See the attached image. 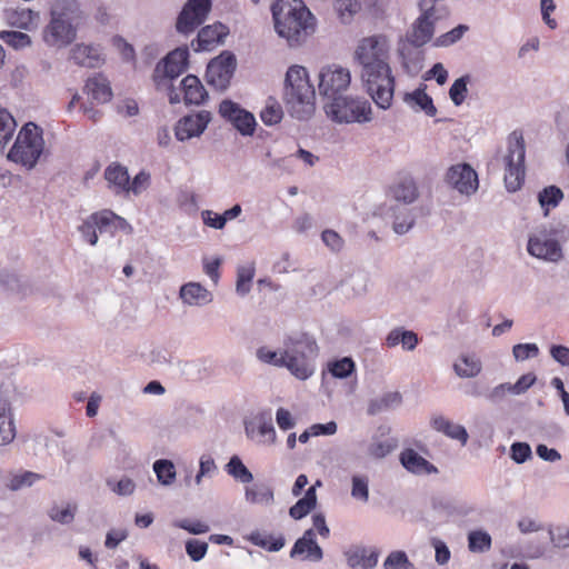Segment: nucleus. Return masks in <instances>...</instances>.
<instances>
[{"instance_id": "58", "label": "nucleus", "mask_w": 569, "mask_h": 569, "mask_svg": "<svg viewBox=\"0 0 569 569\" xmlns=\"http://www.w3.org/2000/svg\"><path fill=\"white\" fill-rule=\"evenodd\" d=\"M0 39L14 49H22L31 43L30 37L21 31H1Z\"/></svg>"}, {"instance_id": "36", "label": "nucleus", "mask_w": 569, "mask_h": 569, "mask_svg": "<svg viewBox=\"0 0 569 569\" xmlns=\"http://www.w3.org/2000/svg\"><path fill=\"white\" fill-rule=\"evenodd\" d=\"M317 506L316 486H310L303 497L289 508V516L295 520L307 517Z\"/></svg>"}, {"instance_id": "30", "label": "nucleus", "mask_w": 569, "mask_h": 569, "mask_svg": "<svg viewBox=\"0 0 569 569\" xmlns=\"http://www.w3.org/2000/svg\"><path fill=\"white\" fill-rule=\"evenodd\" d=\"M84 92L99 103L109 102L112 98L110 82L100 73L87 80Z\"/></svg>"}, {"instance_id": "54", "label": "nucleus", "mask_w": 569, "mask_h": 569, "mask_svg": "<svg viewBox=\"0 0 569 569\" xmlns=\"http://www.w3.org/2000/svg\"><path fill=\"white\" fill-rule=\"evenodd\" d=\"M100 233L113 232L116 213L111 210H101L89 216Z\"/></svg>"}, {"instance_id": "40", "label": "nucleus", "mask_w": 569, "mask_h": 569, "mask_svg": "<svg viewBox=\"0 0 569 569\" xmlns=\"http://www.w3.org/2000/svg\"><path fill=\"white\" fill-rule=\"evenodd\" d=\"M153 472L161 486H171L177 477L174 463L169 459H158L153 462Z\"/></svg>"}, {"instance_id": "14", "label": "nucleus", "mask_w": 569, "mask_h": 569, "mask_svg": "<svg viewBox=\"0 0 569 569\" xmlns=\"http://www.w3.org/2000/svg\"><path fill=\"white\" fill-rule=\"evenodd\" d=\"M236 68V56L231 51H222L207 66L206 79L208 84L212 86L217 90L224 91L230 84Z\"/></svg>"}, {"instance_id": "29", "label": "nucleus", "mask_w": 569, "mask_h": 569, "mask_svg": "<svg viewBox=\"0 0 569 569\" xmlns=\"http://www.w3.org/2000/svg\"><path fill=\"white\" fill-rule=\"evenodd\" d=\"M183 90V101L186 104L199 106L203 103L208 98V92L198 77L188 74L181 81Z\"/></svg>"}, {"instance_id": "11", "label": "nucleus", "mask_w": 569, "mask_h": 569, "mask_svg": "<svg viewBox=\"0 0 569 569\" xmlns=\"http://www.w3.org/2000/svg\"><path fill=\"white\" fill-rule=\"evenodd\" d=\"M207 358H152L151 365L159 366L170 377L183 376L188 380H200L209 376Z\"/></svg>"}, {"instance_id": "15", "label": "nucleus", "mask_w": 569, "mask_h": 569, "mask_svg": "<svg viewBox=\"0 0 569 569\" xmlns=\"http://www.w3.org/2000/svg\"><path fill=\"white\" fill-rule=\"evenodd\" d=\"M219 113L222 118L231 122L242 136L253 134L257 124L256 118L251 112L241 108L240 104L224 99L219 106Z\"/></svg>"}, {"instance_id": "51", "label": "nucleus", "mask_w": 569, "mask_h": 569, "mask_svg": "<svg viewBox=\"0 0 569 569\" xmlns=\"http://www.w3.org/2000/svg\"><path fill=\"white\" fill-rule=\"evenodd\" d=\"M256 427L258 433L266 439V441L273 443L276 440V430L272 423L270 412H262L256 419Z\"/></svg>"}, {"instance_id": "49", "label": "nucleus", "mask_w": 569, "mask_h": 569, "mask_svg": "<svg viewBox=\"0 0 569 569\" xmlns=\"http://www.w3.org/2000/svg\"><path fill=\"white\" fill-rule=\"evenodd\" d=\"M16 126L13 117L4 108L0 107V150L12 138Z\"/></svg>"}, {"instance_id": "9", "label": "nucleus", "mask_w": 569, "mask_h": 569, "mask_svg": "<svg viewBox=\"0 0 569 569\" xmlns=\"http://www.w3.org/2000/svg\"><path fill=\"white\" fill-rule=\"evenodd\" d=\"M526 144L521 132L513 131L508 137L507 154L505 162V184L508 191L519 190L525 181Z\"/></svg>"}, {"instance_id": "24", "label": "nucleus", "mask_w": 569, "mask_h": 569, "mask_svg": "<svg viewBox=\"0 0 569 569\" xmlns=\"http://www.w3.org/2000/svg\"><path fill=\"white\" fill-rule=\"evenodd\" d=\"M400 463L408 471L413 475H431L437 473L438 468L419 455L416 450L411 448L405 449L400 453Z\"/></svg>"}, {"instance_id": "57", "label": "nucleus", "mask_w": 569, "mask_h": 569, "mask_svg": "<svg viewBox=\"0 0 569 569\" xmlns=\"http://www.w3.org/2000/svg\"><path fill=\"white\" fill-rule=\"evenodd\" d=\"M509 456L513 462L521 465L531 459L532 450L528 442L515 441L510 446Z\"/></svg>"}, {"instance_id": "4", "label": "nucleus", "mask_w": 569, "mask_h": 569, "mask_svg": "<svg viewBox=\"0 0 569 569\" xmlns=\"http://www.w3.org/2000/svg\"><path fill=\"white\" fill-rule=\"evenodd\" d=\"M50 22L43 29V40L48 46L62 48L77 37V28L82 11L77 0H54L51 6Z\"/></svg>"}, {"instance_id": "20", "label": "nucleus", "mask_w": 569, "mask_h": 569, "mask_svg": "<svg viewBox=\"0 0 569 569\" xmlns=\"http://www.w3.org/2000/svg\"><path fill=\"white\" fill-rule=\"evenodd\" d=\"M211 120L209 111L202 110L194 116L181 118L174 129L176 138L179 141H186L193 137H199Z\"/></svg>"}, {"instance_id": "6", "label": "nucleus", "mask_w": 569, "mask_h": 569, "mask_svg": "<svg viewBox=\"0 0 569 569\" xmlns=\"http://www.w3.org/2000/svg\"><path fill=\"white\" fill-rule=\"evenodd\" d=\"M569 238L566 224H541L528 238L527 251L530 256L548 262H559L563 258L561 243Z\"/></svg>"}, {"instance_id": "13", "label": "nucleus", "mask_w": 569, "mask_h": 569, "mask_svg": "<svg viewBox=\"0 0 569 569\" xmlns=\"http://www.w3.org/2000/svg\"><path fill=\"white\" fill-rule=\"evenodd\" d=\"M212 8L211 0H188L176 19V31L188 37L207 20Z\"/></svg>"}, {"instance_id": "32", "label": "nucleus", "mask_w": 569, "mask_h": 569, "mask_svg": "<svg viewBox=\"0 0 569 569\" xmlns=\"http://www.w3.org/2000/svg\"><path fill=\"white\" fill-rule=\"evenodd\" d=\"M129 178L128 169L118 162L109 164L104 170V179L116 194L126 193Z\"/></svg>"}, {"instance_id": "12", "label": "nucleus", "mask_w": 569, "mask_h": 569, "mask_svg": "<svg viewBox=\"0 0 569 569\" xmlns=\"http://www.w3.org/2000/svg\"><path fill=\"white\" fill-rule=\"evenodd\" d=\"M319 94L327 101L345 94L351 83V73L348 68L329 64L321 68L318 74Z\"/></svg>"}, {"instance_id": "19", "label": "nucleus", "mask_w": 569, "mask_h": 569, "mask_svg": "<svg viewBox=\"0 0 569 569\" xmlns=\"http://www.w3.org/2000/svg\"><path fill=\"white\" fill-rule=\"evenodd\" d=\"M188 59V47H179L157 63L154 72L157 74L162 73L166 78L174 79L187 70Z\"/></svg>"}, {"instance_id": "21", "label": "nucleus", "mask_w": 569, "mask_h": 569, "mask_svg": "<svg viewBox=\"0 0 569 569\" xmlns=\"http://www.w3.org/2000/svg\"><path fill=\"white\" fill-rule=\"evenodd\" d=\"M228 33V27L220 22L204 26L198 31L197 38L191 41V48L194 51L212 50L216 46L223 43Z\"/></svg>"}, {"instance_id": "17", "label": "nucleus", "mask_w": 569, "mask_h": 569, "mask_svg": "<svg viewBox=\"0 0 569 569\" xmlns=\"http://www.w3.org/2000/svg\"><path fill=\"white\" fill-rule=\"evenodd\" d=\"M343 557L350 569H375L379 561L380 550L375 546L356 543L343 550Z\"/></svg>"}, {"instance_id": "63", "label": "nucleus", "mask_w": 569, "mask_h": 569, "mask_svg": "<svg viewBox=\"0 0 569 569\" xmlns=\"http://www.w3.org/2000/svg\"><path fill=\"white\" fill-rule=\"evenodd\" d=\"M107 486L118 496H130L136 489V483L128 477H122L120 480H107Z\"/></svg>"}, {"instance_id": "39", "label": "nucleus", "mask_w": 569, "mask_h": 569, "mask_svg": "<svg viewBox=\"0 0 569 569\" xmlns=\"http://www.w3.org/2000/svg\"><path fill=\"white\" fill-rule=\"evenodd\" d=\"M468 549L473 553H483L491 549L492 538L488 531L476 529L468 532Z\"/></svg>"}, {"instance_id": "27", "label": "nucleus", "mask_w": 569, "mask_h": 569, "mask_svg": "<svg viewBox=\"0 0 569 569\" xmlns=\"http://www.w3.org/2000/svg\"><path fill=\"white\" fill-rule=\"evenodd\" d=\"M432 429L443 433L448 438L458 440L465 446L468 441L469 435L467 429L462 425L453 423L443 416H435L430 422Z\"/></svg>"}, {"instance_id": "38", "label": "nucleus", "mask_w": 569, "mask_h": 569, "mask_svg": "<svg viewBox=\"0 0 569 569\" xmlns=\"http://www.w3.org/2000/svg\"><path fill=\"white\" fill-rule=\"evenodd\" d=\"M224 470L230 477L241 483H250L253 481L252 472L238 455L230 457L229 461L224 466Z\"/></svg>"}, {"instance_id": "33", "label": "nucleus", "mask_w": 569, "mask_h": 569, "mask_svg": "<svg viewBox=\"0 0 569 569\" xmlns=\"http://www.w3.org/2000/svg\"><path fill=\"white\" fill-rule=\"evenodd\" d=\"M246 539L253 546L262 548L269 552H278L286 545V538L283 535H279L277 537L272 535H268L266 532H261L259 530H254L250 532Z\"/></svg>"}, {"instance_id": "45", "label": "nucleus", "mask_w": 569, "mask_h": 569, "mask_svg": "<svg viewBox=\"0 0 569 569\" xmlns=\"http://www.w3.org/2000/svg\"><path fill=\"white\" fill-rule=\"evenodd\" d=\"M283 118V111L279 102L269 98L264 108L260 112V119L266 126H273L279 123Z\"/></svg>"}, {"instance_id": "7", "label": "nucleus", "mask_w": 569, "mask_h": 569, "mask_svg": "<svg viewBox=\"0 0 569 569\" xmlns=\"http://www.w3.org/2000/svg\"><path fill=\"white\" fill-rule=\"evenodd\" d=\"M326 114L337 123H365L372 120L368 100L359 97L339 96L323 106Z\"/></svg>"}, {"instance_id": "25", "label": "nucleus", "mask_w": 569, "mask_h": 569, "mask_svg": "<svg viewBox=\"0 0 569 569\" xmlns=\"http://www.w3.org/2000/svg\"><path fill=\"white\" fill-rule=\"evenodd\" d=\"M402 402L403 397L399 391H386L368 401L367 415L375 417L383 412L393 411L398 409Z\"/></svg>"}, {"instance_id": "42", "label": "nucleus", "mask_w": 569, "mask_h": 569, "mask_svg": "<svg viewBox=\"0 0 569 569\" xmlns=\"http://www.w3.org/2000/svg\"><path fill=\"white\" fill-rule=\"evenodd\" d=\"M405 101L407 103H416L420 110H423L429 117H433L437 113V108L433 106L431 97L421 88L416 89L413 92L406 93Z\"/></svg>"}, {"instance_id": "50", "label": "nucleus", "mask_w": 569, "mask_h": 569, "mask_svg": "<svg viewBox=\"0 0 569 569\" xmlns=\"http://www.w3.org/2000/svg\"><path fill=\"white\" fill-rule=\"evenodd\" d=\"M77 512V505L67 503V506L60 509L57 505L52 506L48 512L49 518L60 525H70L74 520Z\"/></svg>"}, {"instance_id": "44", "label": "nucleus", "mask_w": 569, "mask_h": 569, "mask_svg": "<svg viewBox=\"0 0 569 569\" xmlns=\"http://www.w3.org/2000/svg\"><path fill=\"white\" fill-rule=\"evenodd\" d=\"M7 17L10 24L28 29L39 18V14L29 8H19L8 12Z\"/></svg>"}, {"instance_id": "22", "label": "nucleus", "mask_w": 569, "mask_h": 569, "mask_svg": "<svg viewBox=\"0 0 569 569\" xmlns=\"http://www.w3.org/2000/svg\"><path fill=\"white\" fill-rule=\"evenodd\" d=\"M264 362L279 367L287 368L291 375L300 380H306L315 372V365L310 358H260Z\"/></svg>"}, {"instance_id": "55", "label": "nucleus", "mask_w": 569, "mask_h": 569, "mask_svg": "<svg viewBox=\"0 0 569 569\" xmlns=\"http://www.w3.org/2000/svg\"><path fill=\"white\" fill-rule=\"evenodd\" d=\"M208 548L206 541L196 538L188 539L184 543L186 553L194 562H199L206 557Z\"/></svg>"}, {"instance_id": "8", "label": "nucleus", "mask_w": 569, "mask_h": 569, "mask_svg": "<svg viewBox=\"0 0 569 569\" xmlns=\"http://www.w3.org/2000/svg\"><path fill=\"white\" fill-rule=\"evenodd\" d=\"M43 146L42 129L33 122H28L20 130L9 152V159L31 169L37 164Z\"/></svg>"}, {"instance_id": "56", "label": "nucleus", "mask_w": 569, "mask_h": 569, "mask_svg": "<svg viewBox=\"0 0 569 569\" xmlns=\"http://www.w3.org/2000/svg\"><path fill=\"white\" fill-rule=\"evenodd\" d=\"M176 528L186 530L188 533L198 536L210 531V527L201 520L178 519L172 523Z\"/></svg>"}, {"instance_id": "35", "label": "nucleus", "mask_w": 569, "mask_h": 569, "mask_svg": "<svg viewBox=\"0 0 569 569\" xmlns=\"http://www.w3.org/2000/svg\"><path fill=\"white\" fill-rule=\"evenodd\" d=\"M244 500L251 505L270 506L274 501L273 489L266 483L246 486Z\"/></svg>"}, {"instance_id": "60", "label": "nucleus", "mask_w": 569, "mask_h": 569, "mask_svg": "<svg viewBox=\"0 0 569 569\" xmlns=\"http://www.w3.org/2000/svg\"><path fill=\"white\" fill-rule=\"evenodd\" d=\"M43 476L32 471H23L22 473L14 475L9 483V488L13 491L20 490L24 487L32 486L36 481L42 479Z\"/></svg>"}, {"instance_id": "41", "label": "nucleus", "mask_w": 569, "mask_h": 569, "mask_svg": "<svg viewBox=\"0 0 569 569\" xmlns=\"http://www.w3.org/2000/svg\"><path fill=\"white\" fill-rule=\"evenodd\" d=\"M563 199V192L556 186H549L543 188L538 193V201L540 207L543 209V214L547 217L551 208H555Z\"/></svg>"}, {"instance_id": "3", "label": "nucleus", "mask_w": 569, "mask_h": 569, "mask_svg": "<svg viewBox=\"0 0 569 569\" xmlns=\"http://www.w3.org/2000/svg\"><path fill=\"white\" fill-rule=\"evenodd\" d=\"M283 102L291 117L308 120L316 110V92L308 71L301 66L288 68L284 78Z\"/></svg>"}, {"instance_id": "16", "label": "nucleus", "mask_w": 569, "mask_h": 569, "mask_svg": "<svg viewBox=\"0 0 569 569\" xmlns=\"http://www.w3.org/2000/svg\"><path fill=\"white\" fill-rule=\"evenodd\" d=\"M447 183L461 194L470 196L478 189V174L468 163L451 166L446 173Z\"/></svg>"}, {"instance_id": "62", "label": "nucleus", "mask_w": 569, "mask_h": 569, "mask_svg": "<svg viewBox=\"0 0 569 569\" xmlns=\"http://www.w3.org/2000/svg\"><path fill=\"white\" fill-rule=\"evenodd\" d=\"M150 186V173L140 171L133 180L128 182L126 194L133 193L134 196L141 194Z\"/></svg>"}, {"instance_id": "53", "label": "nucleus", "mask_w": 569, "mask_h": 569, "mask_svg": "<svg viewBox=\"0 0 569 569\" xmlns=\"http://www.w3.org/2000/svg\"><path fill=\"white\" fill-rule=\"evenodd\" d=\"M470 81V76L466 74L451 84L449 89V96L455 106H460L467 98L468 94V83Z\"/></svg>"}, {"instance_id": "47", "label": "nucleus", "mask_w": 569, "mask_h": 569, "mask_svg": "<svg viewBox=\"0 0 569 569\" xmlns=\"http://www.w3.org/2000/svg\"><path fill=\"white\" fill-rule=\"evenodd\" d=\"M383 569H416L415 565L409 560V557L403 550H393L386 557Z\"/></svg>"}, {"instance_id": "64", "label": "nucleus", "mask_w": 569, "mask_h": 569, "mask_svg": "<svg viewBox=\"0 0 569 569\" xmlns=\"http://www.w3.org/2000/svg\"><path fill=\"white\" fill-rule=\"evenodd\" d=\"M549 537L556 548L569 547V528L566 526L550 527Z\"/></svg>"}, {"instance_id": "34", "label": "nucleus", "mask_w": 569, "mask_h": 569, "mask_svg": "<svg viewBox=\"0 0 569 569\" xmlns=\"http://www.w3.org/2000/svg\"><path fill=\"white\" fill-rule=\"evenodd\" d=\"M369 276L365 272L350 274L341 282V288L347 298L362 297L368 292Z\"/></svg>"}, {"instance_id": "28", "label": "nucleus", "mask_w": 569, "mask_h": 569, "mask_svg": "<svg viewBox=\"0 0 569 569\" xmlns=\"http://www.w3.org/2000/svg\"><path fill=\"white\" fill-rule=\"evenodd\" d=\"M16 433L11 403L8 399L0 396V446L13 441Z\"/></svg>"}, {"instance_id": "5", "label": "nucleus", "mask_w": 569, "mask_h": 569, "mask_svg": "<svg viewBox=\"0 0 569 569\" xmlns=\"http://www.w3.org/2000/svg\"><path fill=\"white\" fill-rule=\"evenodd\" d=\"M389 196L390 199L379 207V214L385 219H392L395 232L405 234L415 223V218L406 206L418 199L417 184L412 179H403L390 188Z\"/></svg>"}, {"instance_id": "2", "label": "nucleus", "mask_w": 569, "mask_h": 569, "mask_svg": "<svg viewBox=\"0 0 569 569\" xmlns=\"http://www.w3.org/2000/svg\"><path fill=\"white\" fill-rule=\"evenodd\" d=\"M274 29L289 47L300 46L312 29V14L302 0H276L271 7Z\"/></svg>"}, {"instance_id": "52", "label": "nucleus", "mask_w": 569, "mask_h": 569, "mask_svg": "<svg viewBox=\"0 0 569 569\" xmlns=\"http://www.w3.org/2000/svg\"><path fill=\"white\" fill-rule=\"evenodd\" d=\"M254 276V267L253 266H247V267H239L237 270V283H236V291L237 293L241 296H246L250 292L251 289V281Z\"/></svg>"}, {"instance_id": "59", "label": "nucleus", "mask_w": 569, "mask_h": 569, "mask_svg": "<svg viewBox=\"0 0 569 569\" xmlns=\"http://www.w3.org/2000/svg\"><path fill=\"white\" fill-rule=\"evenodd\" d=\"M469 30V27L466 26V24H459L457 26L456 28H453L452 30L439 36L436 40H435V46L436 47H449L451 44H455L456 42H458L462 37L463 34Z\"/></svg>"}, {"instance_id": "31", "label": "nucleus", "mask_w": 569, "mask_h": 569, "mask_svg": "<svg viewBox=\"0 0 569 569\" xmlns=\"http://www.w3.org/2000/svg\"><path fill=\"white\" fill-rule=\"evenodd\" d=\"M71 59L78 66L86 68H97L103 61L100 49L98 47L87 44H77L71 50Z\"/></svg>"}, {"instance_id": "37", "label": "nucleus", "mask_w": 569, "mask_h": 569, "mask_svg": "<svg viewBox=\"0 0 569 569\" xmlns=\"http://www.w3.org/2000/svg\"><path fill=\"white\" fill-rule=\"evenodd\" d=\"M356 372L353 358H333L328 361L323 375L329 373L335 379H346Z\"/></svg>"}, {"instance_id": "10", "label": "nucleus", "mask_w": 569, "mask_h": 569, "mask_svg": "<svg viewBox=\"0 0 569 569\" xmlns=\"http://www.w3.org/2000/svg\"><path fill=\"white\" fill-rule=\"evenodd\" d=\"M418 7L421 14L407 33V41L416 48H420L431 40L435 33V22L448 14L445 8L431 6L427 0H419Z\"/></svg>"}, {"instance_id": "46", "label": "nucleus", "mask_w": 569, "mask_h": 569, "mask_svg": "<svg viewBox=\"0 0 569 569\" xmlns=\"http://www.w3.org/2000/svg\"><path fill=\"white\" fill-rule=\"evenodd\" d=\"M335 10L343 23H349L360 12V0H335Z\"/></svg>"}, {"instance_id": "48", "label": "nucleus", "mask_w": 569, "mask_h": 569, "mask_svg": "<svg viewBox=\"0 0 569 569\" xmlns=\"http://www.w3.org/2000/svg\"><path fill=\"white\" fill-rule=\"evenodd\" d=\"M351 497L360 502L369 500V479L365 475H353L351 477Z\"/></svg>"}, {"instance_id": "23", "label": "nucleus", "mask_w": 569, "mask_h": 569, "mask_svg": "<svg viewBox=\"0 0 569 569\" xmlns=\"http://www.w3.org/2000/svg\"><path fill=\"white\" fill-rule=\"evenodd\" d=\"M318 351L316 340L303 332H296L284 341V350L280 356H310Z\"/></svg>"}, {"instance_id": "18", "label": "nucleus", "mask_w": 569, "mask_h": 569, "mask_svg": "<svg viewBox=\"0 0 569 569\" xmlns=\"http://www.w3.org/2000/svg\"><path fill=\"white\" fill-rule=\"evenodd\" d=\"M290 558H301V560L311 562H319L323 559V550L317 542L313 528L307 529L302 536L295 541L290 550Z\"/></svg>"}, {"instance_id": "1", "label": "nucleus", "mask_w": 569, "mask_h": 569, "mask_svg": "<svg viewBox=\"0 0 569 569\" xmlns=\"http://www.w3.org/2000/svg\"><path fill=\"white\" fill-rule=\"evenodd\" d=\"M390 49V39L386 34H372L359 41L353 56L360 66V79L367 92L383 110L391 107L396 86Z\"/></svg>"}, {"instance_id": "43", "label": "nucleus", "mask_w": 569, "mask_h": 569, "mask_svg": "<svg viewBox=\"0 0 569 569\" xmlns=\"http://www.w3.org/2000/svg\"><path fill=\"white\" fill-rule=\"evenodd\" d=\"M482 368L479 358H457L453 363V370L461 378H473Z\"/></svg>"}, {"instance_id": "61", "label": "nucleus", "mask_w": 569, "mask_h": 569, "mask_svg": "<svg viewBox=\"0 0 569 569\" xmlns=\"http://www.w3.org/2000/svg\"><path fill=\"white\" fill-rule=\"evenodd\" d=\"M508 395H512L511 383L505 382L493 388H488L486 400L492 405H500L507 399Z\"/></svg>"}, {"instance_id": "26", "label": "nucleus", "mask_w": 569, "mask_h": 569, "mask_svg": "<svg viewBox=\"0 0 569 569\" xmlns=\"http://www.w3.org/2000/svg\"><path fill=\"white\" fill-rule=\"evenodd\" d=\"M179 297L188 306H204L212 301L211 292L199 282L182 284Z\"/></svg>"}]
</instances>
